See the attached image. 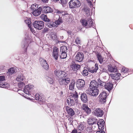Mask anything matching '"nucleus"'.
<instances>
[{
  "mask_svg": "<svg viewBox=\"0 0 133 133\" xmlns=\"http://www.w3.org/2000/svg\"><path fill=\"white\" fill-rule=\"evenodd\" d=\"M42 9V8L40 6L37 9L33 11L32 14L35 16H37L41 14Z\"/></svg>",
  "mask_w": 133,
  "mask_h": 133,
  "instance_id": "19",
  "label": "nucleus"
},
{
  "mask_svg": "<svg viewBox=\"0 0 133 133\" xmlns=\"http://www.w3.org/2000/svg\"><path fill=\"white\" fill-rule=\"evenodd\" d=\"M121 74L119 73H115L114 74H111L110 75L112 77V78L115 80H118L119 79V76Z\"/></svg>",
  "mask_w": 133,
  "mask_h": 133,
  "instance_id": "26",
  "label": "nucleus"
},
{
  "mask_svg": "<svg viewBox=\"0 0 133 133\" xmlns=\"http://www.w3.org/2000/svg\"><path fill=\"white\" fill-rule=\"evenodd\" d=\"M81 22L83 25L87 28L90 27L93 24L92 19L90 18L82 20Z\"/></svg>",
  "mask_w": 133,
  "mask_h": 133,
  "instance_id": "3",
  "label": "nucleus"
},
{
  "mask_svg": "<svg viewBox=\"0 0 133 133\" xmlns=\"http://www.w3.org/2000/svg\"><path fill=\"white\" fill-rule=\"evenodd\" d=\"M97 123V120L96 118L91 117L88 120V123L89 125H92L95 124V125H96Z\"/></svg>",
  "mask_w": 133,
  "mask_h": 133,
  "instance_id": "21",
  "label": "nucleus"
},
{
  "mask_svg": "<svg viewBox=\"0 0 133 133\" xmlns=\"http://www.w3.org/2000/svg\"><path fill=\"white\" fill-rule=\"evenodd\" d=\"M56 24L53 21H50L47 24V26L50 28H53L56 27Z\"/></svg>",
  "mask_w": 133,
  "mask_h": 133,
  "instance_id": "28",
  "label": "nucleus"
},
{
  "mask_svg": "<svg viewBox=\"0 0 133 133\" xmlns=\"http://www.w3.org/2000/svg\"><path fill=\"white\" fill-rule=\"evenodd\" d=\"M61 52V54L60 55L59 57L61 59H64L66 58L67 54L66 53Z\"/></svg>",
  "mask_w": 133,
  "mask_h": 133,
  "instance_id": "40",
  "label": "nucleus"
},
{
  "mask_svg": "<svg viewBox=\"0 0 133 133\" xmlns=\"http://www.w3.org/2000/svg\"><path fill=\"white\" fill-rule=\"evenodd\" d=\"M85 123L84 122L81 123L78 127V129L80 131L83 130L85 127Z\"/></svg>",
  "mask_w": 133,
  "mask_h": 133,
  "instance_id": "34",
  "label": "nucleus"
},
{
  "mask_svg": "<svg viewBox=\"0 0 133 133\" xmlns=\"http://www.w3.org/2000/svg\"><path fill=\"white\" fill-rule=\"evenodd\" d=\"M82 108L83 110L85 111L88 114H89L90 113L91 110L86 104H83Z\"/></svg>",
  "mask_w": 133,
  "mask_h": 133,
  "instance_id": "22",
  "label": "nucleus"
},
{
  "mask_svg": "<svg viewBox=\"0 0 133 133\" xmlns=\"http://www.w3.org/2000/svg\"><path fill=\"white\" fill-rule=\"evenodd\" d=\"M84 58V55L83 54L79 52H78L75 56V59L76 61L78 62H81L83 60Z\"/></svg>",
  "mask_w": 133,
  "mask_h": 133,
  "instance_id": "15",
  "label": "nucleus"
},
{
  "mask_svg": "<svg viewBox=\"0 0 133 133\" xmlns=\"http://www.w3.org/2000/svg\"><path fill=\"white\" fill-rule=\"evenodd\" d=\"M49 29L47 28H45L43 31V32L44 33L46 32L49 31Z\"/></svg>",
  "mask_w": 133,
  "mask_h": 133,
  "instance_id": "49",
  "label": "nucleus"
},
{
  "mask_svg": "<svg viewBox=\"0 0 133 133\" xmlns=\"http://www.w3.org/2000/svg\"><path fill=\"white\" fill-rule=\"evenodd\" d=\"M54 2H56L57 1H58V0H52Z\"/></svg>",
  "mask_w": 133,
  "mask_h": 133,
  "instance_id": "56",
  "label": "nucleus"
},
{
  "mask_svg": "<svg viewBox=\"0 0 133 133\" xmlns=\"http://www.w3.org/2000/svg\"><path fill=\"white\" fill-rule=\"evenodd\" d=\"M51 36L52 39H54L56 38L57 36L55 33L51 32Z\"/></svg>",
  "mask_w": 133,
  "mask_h": 133,
  "instance_id": "42",
  "label": "nucleus"
},
{
  "mask_svg": "<svg viewBox=\"0 0 133 133\" xmlns=\"http://www.w3.org/2000/svg\"><path fill=\"white\" fill-rule=\"evenodd\" d=\"M55 23L56 24V27H57L58 25H60L62 23V21L61 18H59L56 21Z\"/></svg>",
  "mask_w": 133,
  "mask_h": 133,
  "instance_id": "39",
  "label": "nucleus"
},
{
  "mask_svg": "<svg viewBox=\"0 0 133 133\" xmlns=\"http://www.w3.org/2000/svg\"><path fill=\"white\" fill-rule=\"evenodd\" d=\"M40 18L41 19L45 21L49 22L50 20L47 17L46 15L44 14H42L40 16Z\"/></svg>",
  "mask_w": 133,
  "mask_h": 133,
  "instance_id": "31",
  "label": "nucleus"
},
{
  "mask_svg": "<svg viewBox=\"0 0 133 133\" xmlns=\"http://www.w3.org/2000/svg\"><path fill=\"white\" fill-rule=\"evenodd\" d=\"M95 115L97 117H101L103 114V111L99 108H96L94 111Z\"/></svg>",
  "mask_w": 133,
  "mask_h": 133,
  "instance_id": "13",
  "label": "nucleus"
},
{
  "mask_svg": "<svg viewBox=\"0 0 133 133\" xmlns=\"http://www.w3.org/2000/svg\"><path fill=\"white\" fill-rule=\"evenodd\" d=\"M82 74L83 76H86L88 75V70H83L82 72Z\"/></svg>",
  "mask_w": 133,
  "mask_h": 133,
  "instance_id": "41",
  "label": "nucleus"
},
{
  "mask_svg": "<svg viewBox=\"0 0 133 133\" xmlns=\"http://www.w3.org/2000/svg\"><path fill=\"white\" fill-rule=\"evenodd\" d=\"M44 23L42 21H35L33 23L34 27L39 30H40L43 28Z\"/></svg>",
  "mask_w": 133,
  "mask_h": 133,
  "instance_id": "6",
  "label": "nucleus"
},
{
  "mask_svg": "<svg viewBox=\"0 0 133 133\" xmlns=\"http://www.w3.org/2000/svg\"><path fill=\"white\" fill-rule=\"evenodd\" d=\"M68 51V49L67 47L65 46H63L60 48L61 52L66 53Z\"/></svg>",
  "mask_w": 133,
  "mask_h": 133,
  "instance_id": "33",
  "label": "nucleus"
},
{
  "mask_svg": "<svg viewBox=\"0 0 133 133\" xmlns=\"http://www.w3.org/2000/svg\"><path fill=\"white\" fill-rule=\"evenodd\" d=\"M4 83H3L2 82H1V84H3Z\"/></svg>",
  "mask_w": 133,
  "mask_h": 133,
  "instance_id": "59",
  "label": "nucleus"
},
{
  "mask_svg": "<svg viewBox=\"0 0 133 133\" xmlns=\"http://www.w3.org/2000/svg\"><path fill=\"white\" fill-rule=\"evenodd\" d=\"M38 7V5L36 4H34L32 5L31 7V8L33 11L37 9Z\"/></svg>",
  "mask_w": 133,
  "mask_h": 133,
  "instance_id": "36",
  "label": "nucleus"
},
{
  "mask_svg": "<svg viewBox=\"0 0 133 133\" xmlns=\"http://www.w3.org/2000/svg\"><path fill=\"white\" fill-rule=\"evenodd\" d=\"M70 8H74L79 7L81 4L78 0H71L69 2Z\"/></svg>",
  "mask_w": 133,
  "mask_h": 133,
  "instance_id": "4",
  "label": "nucleus"
},
{
  "mask_svg": "<svg viewBox=\"0 0 133 133\" xmlns=\"http://www.w3.org/2000/svg\"><path fill=\"white\" fill-rule=\"evenodd\" d=\"M25 84L23 82H19L18 84V86L19 87L21 88L23 87Z\"/></svg>",
  "mask_w": 133,
  "mask_h": 133,
  "instance_id": "45",
  "label": "nucleus"
},
{
  "mask_svg": "<svg viewBox=\"0 0 133 133\" xmlns=\"http://www.w3.org/2000/svg\"><path fill=\"white\" fill-rule=\"evenodd\" d=\"M128 71V69L124 67H123L121 70V72L122 73H125L127 72Z\"/></svg>",
  "mask_w": 133,
  "mask_h": 133,
  "instance_id": "44",
  "label": "nucleus"
},
{
  "mask_svg": "<svg viewBox=\"0 0 133 133\" xmlns=\"http://www.w3.org/2000/svg\"><path fill=\"white\" fill-rule=\"evenodd\" d=\"M77 131L76 129H74L73 130L71 133H77Z\"/></svg>",
  "mask_w": 133,
  "mask_h": 133,
  "instance_id": "53",
  "label": "nucleus"
},
{
  "mask_svg": "<svg viewBox=\"0 0 133 133\" xmlns=\"http://www.w3.org/2000/svg\"><path fill=\"white\" fill-rule=\"evenodd\" d=\"M54 12L59 16V18H63L64 19H70L69 15L65 11L57 9Z\"/></svg>",
  "mask_w": 133,
  "mask_h": 133,
  "instance_id": "1",
  "label": "nucleus"
},
{
  "mask_svg": "<svg viewBox=\"0 0 133 133\" xmlns=\"http://www.w3.org/2000/svg\"><path fill=\"white\" fill-rule=\"evenodd\" d=\"M75 93V94H71L70 95V96L67 99V103L68 105L70 106H73L74 105L75 103L74 99L75 100V98L78 97L77 93L76 92Z\"/></svg>",
  "mask_w": 133,
  "mask_h": 133,
  "instance_id": "2",
  "label": "nucleus"
},
{
  "mask_svg": "<svg viewBox=\"0 0 133 133\" xmlns=\"http://www.w3.org/2000/svg\"><path fill=\"white\" fill-rule=\"evenodd\" d=\"M95 68L94 69H92L90 70V71L92 73L96 72L97 71L98 69V65L97 63H96L95 65Z\"/></svg>",
  "mask_w": 133,
  "mask_h": 133,
  "instance_id": "35",
  "label": "nucleus"
},
{
  "mask_svg": "<svg viewBox=\"0 0 133 133\" xmlns=\"http://www.w3.org/2000/svg\"><path fill=\"white\" fill-rule=\"evenodd\" d=\"M5 80L4 76H0V87L1 88H8L9 87V84L6 83H5L3 84H1L2 82L4 81Z\"/></svg>",
  "mask_w": 133,
  "mask_h": 133,
  "instance_id": "16",
  "label": "nucleus"
},
{
  "mask_svg": "<svg viewBox=\"0 0 133 133\" xmlns=\"http://www.w3.org/2000/svg\"><path fill=\"white\" fill-rule=\"evenodd\" d=\"M96 133H105L104 131H98L96 132Z\"/></svg>",
  "mask_w": 133,
  "mask_h": 133,
  "instance_id": "52",
  "label": "nucleus"
},
{
  "mask_svg": "<svg viewBox=\"0 0 133 133\" xmlns=\"http://www.w3.org/2000/svg\"><path fill=\"white\" fill-rule=\"evenodd\" d=\"M80 68V65L76 64L75 63H73L71 64L70 66V70L75 71L79 69Z\"/></svg>",
  "mask_w": 133,
  "mask_h": 133,
  "instance_id": "18",
  "label": "nucleus"
},
{
  "mask_svg": "<svg viewBox=\"0 0 133 133\" xmlns=\"http://www.w3.org/2000/svg\"><path fill=\"white\" fill-rule=\"evenodd\" d=\"M25 22L27 24H28V26L29 27H30V24L31 23V22L30 21V20L29 19H27L25 21Z\"/></svg>",
  "mask_w": 133,
  "mask_h": 133,
  "instance_id": "46",
  "label": "nucleus"
},
{
  "mask_svg": "<svg viewBox=\"0 0 133 133\" xmlns=\"http://www.w3.org/2000/svg\"><path fill=\"white\" fill-rule=\"evenodd\" d=\"M108 70L111 72H116L117 69L115 68L112 67L111 65H108Z\"/></svg>",
  "mask_w": 133,
  "mask_h": 133,
  "instance_id": "27",
  "label": "nucleus"
},
{
  "mask_svg": "<svg viewBox=\"0 0 133 133\" xmlns=\"http://www.w3.org/2000/svg\"><path fill=\"white\" fill-rule=\"evenodd\" d=\"M67 32L68 34H70L71 33V32L70 31H68Z\"/></svg>",
  "mask_w": 133,
  "mask_h": 133,
  "instance_id": "58",
  "label": "nucleus"
},
{
  "mask_svg": "<svg viewBox=\"0 0 133 133\" xmlns=\"http://www.w3.org/2000/svg\"><path fill=\"white\" fill-rule=\"evenodd\" d=\"M8 72L10 73L13 74L15 72V70L13 68H11L8 70Z\"/></svg>",
  "mask_w": 133,
  "mask_h": 133,
  "instance_id": "43",
  "label": "nucleus"
},
{
  "mask_svg": "<svg viewBox=\"0 0 133 133\" xmlns=\"http://www.w3.org/2000/svg\"><path fill=\"white\" fill-rule=\"evenodd\" d=\"M75 43L76 44H79L80 43L81 41L80 38L78 37H77L75 40Z\"/></svg>",
  "mask_w": 133,
  "mask_h": 133,
  "instance_id": "47",
  "label": "nucleus"
},
{
  "mask_svg": "<svg viewBox=\"0 0 133 133\" xmlns=\"http://www.w3.org/2000/svg\"><path fill=\"white\" fill-rule=\"evenodd\" d=\"M107 97V94L104 92H102L100 94L99 97V99L101 103H103L106 101Z\"/></svg>",
  "mask_w": 133,
  "mask_h": 133,
  "instance_id": "9",
  "label": "nucleus"
},
{
  "mask_svg": "<svg viewBox=\"0 0 133 133\" xmlns=\"http://www.w3.org/2000/svg\"><path fill=\"white\" fill-rule=\"evenodd\" d=\"M59 83L60 85L62 86H65L68 84L70 82L71 80L69 78L65 77L64 78H61L58 79Z\"/></svg>",
  "mask_w": 133,
  "mask_h": 133,
  "instance_id": "5",
  "label": "nucleus"
},
{
  "mask_svg": "<svg viewBox=\"0 0 133 133\" xmlns=\"http://www.w3.org/2000/svg\"><path fill=\"white\" fill-rule=\"evenodd\" d=\"M35 97L36 98V100L38 99V100H39V95L38 94H37L36 95H35Z\"/></svg>",
  "mask_w": 133,
  "mask_h": 133,
  "instance_id": "51",
  "label": "nucleus"
},
{
  "mask_svg": "<svg viewBox=\"0 0 133 133\" xmlns=\"http://www.w3.org/2000/svg\"><path fill=\"white\" fill-rule=\"evenodd\" d=\"M104 87L105 89H107L109 91H110L112 89L113 85L111 83H107L105 84Z\"/></svg>",
  "mask_w": 133,
  "mask_h": 133,
  "instance_id": "24",
  "label": "nucleus"
},
{
  "mask_svg": "<svg viewBox=\"0 0 133 133\" xmlns=\"http://www.w3.org/2000/svg\"><path fill=\"white\" fill-rule=\"evenodd\" d=\"M48 79L49 82L51 84L53 83L54 82V80L52 78L50 77H49L48 78Z\"/></svg>",
  "mask_w": 133,
  "mask_h": 133,
  "instance_id": "48",
  "label": "nucleus"
},
{
  "mask_svg": "<svg viewBox=\"0 0 133 133\" xmlns=\"http://www.w3.org/2000/svg\"><path fill=\"white\" fill-rule=\"evenodd\" d=\"M66 110L69 115L72 116L74 115V112L72 108H69L68 106H66Z\"/></svg>",
  "mask_w": 133,
  "mask_h": 133,
  "instance_id": "25",
  "label": "nucleus"
},
{
  "mask_svg": "<svg viewBox=\"0 0 133 133\" xmlns=\"http://www.w3.org/2000/svg\"><path fill=\"white\" fill-rule=\"evenodd\" d=\"M40 61L41 65L43 68L46 70L49 69V65L45 60L42 58H40Z\"/></svg>",
  "mask_w": 133,
  "mask_h": 133,
  "instance_id": "12",
  "label": "nucleus"
},
{
  "mask_svg": "<svg viewBox=\"0 0 133 133\" xmlns=\"http://www.w3.org/2000/svg\"><path fill=\"white\" fill-rule=\"evenodd\" d=\"M33 87L34 86L32 85H27L24 87V92L26 94L29 95L30 92L31 91Z\"/></svg>",
  "mask_w": 133,
  "mask_h": 133,
  "instance_id": "11",
  "label": "nucleus"
},
{
  "mask_svg": "<svg viewBox=\"0 0 133 133\" xmlns=\"http://www.w3.org/2000/svg\"><path fill=\"white\" fill-rule=\"evenodd\" d=\"M58 50L56 47H54L53 48L52 56L56 60H57L59 56L58 54Z\"/></svg>",
  "mask_w": 133,
  "mask_h": 133,
  "instance_id": "17",
  "label": "nucleus"
},
{
  "mask_svg": "<svg viewBox=\"0 0 133 133\" xmlns=\"http://www.w3.org/2000/svg\"><path fill=\"white\" fill-rule=\"evenodd\" d=\"M81 99L82 101L84 103H86L88 100L87 97L85 94H82L81 96Z\"/></svg>",
  "mask_w": 133,
  "mask_h": 133,
  "instance_id": "29",
  "label": "nucleus"
},
{
  "mask_svg": "<svg viewBox=\"0 0 133 133\" xmlns=\"http://www.w3.org/2000/svg\"><path fill=\"white\" fill-rule=\"evenodd\" d=\"M75 81L74 80H72L69 85V89L70 90H72L74 89Z\"/></svg>",
  "mask_w": 133,
  "mask_h": 133,
  "instance_id": "32",
  "label": "nucleus"
},
{
  "mask_svg": "<svg viewBox=\"0 0 133 133\" xmlns=\"http://www.w3.org/2000/svg\"><path fill=\"white\" fill-rule=\"evenodd\" d=\"M90 89H97L98 87L97 81H92L90 82Z\"/></svg>",
  "mask_w": 133,
  "mask_h": 133,
  "instance_id": "20",
  "label": "nucleus"
},
{
  "mask_svg": "<svg viewBox=\"0 0 133 133\" xmlns=\"http://www.w3.org/2000/svg\"><path fill=\"white\" fill-rule=\"evenodd\" d=\"M41 1L44 3H48V0H41Z\"/></svg>",
  "mask_w": 133,
  "mask_h": 133,
  "instance_id": "54",
  "label": "nucleus"
},
{
  "mask_svg": "<svg viewBox=\"0 0 133 133\" xmlns=\"http://www.w3.org/2000/svg\"><path fill=\"white\" fill-rule=\"evenodd\" d=\"M68 0H60L61 2L62 3L65 4L67 2Z\"/></svg>",
  "mask_w": 133,
  "mask_h": 133,
  "instance_id": "50",
  "label": "nucleus"
},
{
  "mask_svg": "<svg viewBox=\"0 0 133 133\" xmlns=\"http://www.w3.org/2000/svg\"><path fill=\"white\" fill-rule=\"evenodd\" d=\"M88 12L87 13V14H88L89 15L90 14V11H89V10H88V11H87Z\"/></svg>",
  "mask_w": 133,
  "mask_h": 133,
  "instance_id": "55",
  "label": "nucleus"
},
{
  "mask_svg": "<svg viewBox=\"0 0 133 133\" xmlns=\"http://www.w3.org/2000/svg\"><path fill=\"white\" fill-rule=\"evenodd\" d=\"M76 84L78 89H81L84 87L85 85V82L83 79H78L76 82Z\"/></svg>",
  "mask_w": 133,
  "mask_h": 133,
  "instance_id": "10",
  "label": "nucleus"
},
{
  "mask_svg": "<svg viewBox=\"0 0 133 133\" xmlns=\"http://www.w3.org/2000/svg\"><path fill=\"white\" fill-rule=\"evenodd\" d=\"M61 95H63V91H61Z\"/></svg>",
  "mask_w": 133,
  "mask_h": 133,
  "instance_id": "57",
  "label": "nucleus"
},
{
  "mask_svg": "<svg viewBox=\"0 0 133 133\" xmlns=\"http://www.w3.org/2000/svg\"><path fill=\"white\" fill-rule=\"evenodd\" d=\"M90 4H91V2H90Z\"/></svg>",
  "mask_w": 133,
  "mask_h": 133,
  "instance_id": "60",
  "label": "nucleus"
},
{
  "mask_svg": "<svg viewBox=\"0 0 133 133\" xmlns=\"http://www.w3.org/2000/svg\"><path fill=\"white\" fill-rule=\"evenodd\" d=\"M88 89L86 91V93L93 96H97L99 93V90L97 89Z\"/></svg>",
  "mask_w": 133,
  "mask_h": 133,
  "instance_id": "7",
  "label": "nucleus"
},
{
  "mask_svg": "<svg viewBox=\"0 0 133 133\" xmlns=\"http://www.w3.org/2000/svg\"><path fill=\"white\" fill-rule=\"evenodd\" d=\"M97 58L98 60L99 63H102L103 61V58L99 54H97Z\"/></svg>",
  "mask_w": 133,
  "mask_h": 133,
  "instance_id": "38",
  "label": "nucleus"
},
{
  "mask_svg": "<svg viewBox=\"0 0 133 133\" xmlns=\"http://www.w3.org/2000/svg\"><path fill=\"white\" fill-rule=\"evenodd\" d=\"M43 9L44 13H48L53 11L52 9L50 7L48 6H45L43 8Z\"/></svg>",
  "mask_w": 133,
  "mask_h": 133,
  "instance_id": "23",
  "label": "nucleus"
},
{
  "mask_svg": "<svg viewBox=\"0 0 133 133\" xmlns=\"http://www.w3.org/2000/svg\"><path fill=\"white\" fill-rule=\"evenodd\" d=\"M24 77L22 74L18 75L16 78V80L18 82H21L23 80Z\"/></svg>",
  "mask_w": 133,
  "mask_h": 133,
  "instance_id": "30",
  "label": "nucleus"
},
{
  "mask_svg": "<svg viewBox=\"0 0 133 133\" xmlns=\"http://www.w3.org/2000/svg\"><path fill=\"white\" fill-rule=\"evenodd\" d=\"M97 84L98 85V87L99 85H100L101 86H103L105 84V82H104L102 81L101 80L98 79L97 80Z\"/></svg>",
  "mask_w": 133,
  "mask_h": 133,
  "instance_id": "37",
  "label": "nucleus"
},
{
  "mask_svg": "<svg viewBox=\"0 0 133 133\" xmlns=\"http://www.w3.org/2000/svg\"><path fill=\"white\" fill-rule=\"evenodd\" d=\"M96 123V126L98 127L100 130H102L104 129V120L103 119H100Z\"/></svg>",
  "mask_w": 133,
  "mask_h": 133,
  "instance_id": "14",
  "label": "nucleus"
},
{
  "mask_svg": "<svg viewBox=\"0 0 133 133\" xmlns=\"http://www.w3.org/2000/svg\"><path fill=\"white\" fill-rule=\"evenodd\" d=\"M55 74L59 79L65 77L67 75V74L64 71L57 70L55 71Z\"/></svg>",
  "mask_w": 133,
  "mask_h": 133,
  "instance_id": "8",
  "label": "nucleus"
}]
</instances>
